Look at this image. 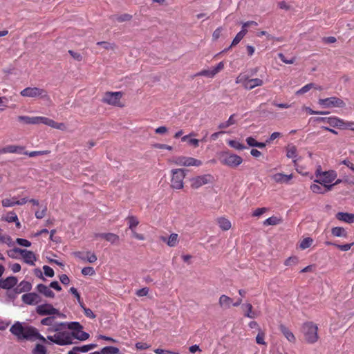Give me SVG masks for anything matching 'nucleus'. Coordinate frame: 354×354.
I'll return each mask as SVG.
<instances>
[{"label": "nucleus", "instance_id": "64", "mask_svg": "<svg viewBox=\"0 0 354 354\" xmlns=\"http://www.w3.org/2000/svg\"><path fill=\"white\" fill-rule=\"evenodd\" d=\"M154 353L156 354H180L179 353L174 352L169 350H164L162 348H156Z\"/></svg>", "mask_w": 354, "mask_h": 354}, {"label": "nucleus", "instance_id": "11", "mask_svg": "<svg viewBox=\"0 0 354 354\" xmlns=\"http://www.w3.org/2000/svg\"><path fill=\"white\" fill-rule=\"evenodd\" d=\"M36 312L39 315H57L59 317H62L58 309L53 307L52 304H44L38 305L36 308Z\"/></svg>", "mask_w": 354, "mask_h": 354}, {"label": "nucleus", "instance_id": "34", "mask_svg": "<svg viewBox=\"0 0 354 354\" xmlns=\"http://www.w3.org/2000/svg\"><path fill=\"white\" fill-rule=\"evenodd\" d=\"M37 117H29V116H19L18 120L19 122H23L26 124H37Z\"/></svg>", "mask_w": 354, "mask_h": 354}, {"label": "nucleus", "instance_id": "13", "mask_svg": "<svg viewBox=\"0 0 354 354\" xmlns=\"http://www.w3.org/2000/svg\"><path fill=\"white\" fill-rule=\"evenodd\" d=\"M213 176L210 174H204L192 178L191 181V187L193 189H198L203 185L212 183Z\"/></svg>", "mask_w": 354, "mask_h": 354}, {"label": "nucleus", "instance_id": "26", "mask_svg": "<svg viewBox=\"0 0 354 354\" xmlns=\"http://www.w3.org/2000/svg\"><path fill=\"white\" fill-rule=\"evenodd\" d=\"M66 322H55L54 323H53V325H50V326L47 328V332H48V333H53V332L59 333V332H60L62 329H64V328H66Z\"/></svg>", "mask_w": 354, "mask_h": 354}, {"label": "nucleus", "instance_id": "42", "mask_svg": "<svg viewBox=\"0 0 354 354\" xmlns=\"http://www.w3.org/2000/svg\"><path fill=\"white\" fill-rule=\"evenodd\" d=\"M227 144L232 148H234L236 149H238V150H243L244 149H245V146L241 143H240L239 142L236 141V140H229L227 142Z\"/></svg>", "mask_w": 354, "mask_h": 354}, {"label": "nucleus", "instance_id": "35", "mask_svg": "<svg viewBox=\"0 0 354 354\" xmlns=\"http://www.w3.org/2000/svg\"><path fill=\"white\" fill-rule=\"evenodd\" d=\"M132 18V16L129 14H122L121 15H113L111 17V19L113 21H117L118 22H124L130 21Z\"/></svg>", "mask_w": 354, "mask_h": 354}, {"label": "nucleus", "instance_id": "57", "mask_svg": "<svg viewBox=\"0 0 354 354\" xmlns=\"http://www.w3.org/2000/svg\"><path fill=\"white\" fill-rule=\"evenodd\" d=\"M279 57L281 59V61H282L283 63L288 64H293L296 60V58L295 57H292L290 59H287L286 56L282 53L279 54Z\"/></svg>", "mask_w": 354, "mask_h": 354}, {"label": "nucleus", "instance_id": "54", "mask_svg": "<svg viewBox=\"0 0 354 354\" xmlns=\"http://www.w3.org/2000/svg\"><path fill=\"white\" fill-rule=\"evenodd\" d=\"M48 153V151H24V154L28 155L30 157H35L39 155H44Z\"/></svg>", "mask_w": 354, "mask_h": 354}, {"label": "nucleus", "instance_id": "18", "mask_svg": "<svg viewBox=\"0 0 354 354\" xmlns=\"http://www.w3.org/2000/svg\"><path fill=\"white\" fill-rule=\"evenodd\" d=\"M286 157L288 158L292 159V162L294 165H297V162L298 160V153L297 147L293 145H288L286 147Z\"/></svg>", "mask_w": 354, "mask_h": 354}, {"label": "nucleus", "instance_id": "37", "mask_svg": "<svg viewBox=\"0 0 354 354\" xmlns=\"http://www.w3.org/2000/svg\"><path fill=\"white\" fill-rule=\"evenodd\" d=\"M127 220L128 221L129 223V228L133 231L135 230V228L137 227V225L139 224V221L137 219V218L134 216H129L127 218Z\"/></svg>", "mask_w": 354, "mask_h": 354}, {"label": "nucleus", "instance_id": "16", "mask_svg": "<svg viewBox=\"0 0 354 354\" xmlns=\"http://www.w3.org/2000/svg\"><path fill=\"white\" fill-rule=\"evenodd\" d=\"M21 300L26 304L35 305L41 301V297L35 292H30L24 294Z\"/></svg>", "mask_w": 354, "mask_h": 354}, {"label": "nucleus", "instance_id": "5", "mask_svg": "<svg viewBox=\"0 0 354 354\" xmlns=\"http://www.w3.org/2000/svg\"><path fill=\"white\" fill-rule=\"evenodd\" d=\"M221 162L230 167H236L243 162V158L236 154L230 153L229 151H223L220 155Z\"/></svg>", "mask_w": 354, "mask_h": 354}, {"label": "nucleus", "instance_id": "38", "mask_svg": "<svg viewBox=\"0 0 354 354\" xmlns=\"http://www.w3.org/2000/svg\"><path fill=\"white\" fill-rule=\"evenodd\" d=\"M235 116V114H232L230 116L229 119L225 122L219 124L218 128L219 129H225L229 127L231 125H233L236 123V120L234 119V117Z\"/></svg>", "mask_w": 354, "mask_h": 354}, {"label": "nucleus", "instance_id": "22", "mask_svg": "<svg viewBox=\"0 0 354 354\" xmlns=\"http://www.w3.org/2000/svg\"><path fill=\"white\" fill-rule=\"evenodd\" d=\"M178 236L176 233H172L169 238L165 236H160V240L166 243L169 247H174L178 243Z\"/></svg>", "mask_w": 354, "mask_h": 354}, {"label": "nucleus", "instance_id": "56", "mask_svg": "<svg viewBox=\"0 0 354 354\" xmlns=\"http://www.w3.org/2000/svg\"><path fill=\"white\" fill-rule=\"evenodd\" d=\"M17 215L15 212H10L6 215V221L8 223H12L17 221Z\"/></svg>", "mask_w": 354, "mask_h": 354}, {"label": "nucleus", "instance_id": "4", "mask_svg": "<svg viewBox=\"0 0 354 354\" xmlns=\"http://www.w3.org/2000/svg\"><path fill=\"white\" fill-rule=\"evenodd\" d=\"M66 327L73 330L70 334L73 338L81 341L86 340L89 337V334L82 331L83 326L77 322H66Z\"/></svg>", "mask_w": 354, "mask_h": 354}, {"label": "nucleus", "instance_id": "28", "mask_svg": "<svg viewBox=\"0 0 354 354\" xmlns=\"http://www.w3.org/2000/svg\"><path fill=\"white\" fill-rule=\"evenodd\" d=\"M17 290V292H28L32 288V285L30 282L27 281H22L19 283V284L15 288Z\"/></svg>", "mask_w": 354, "mask_h": 354}, {"label": "nucleus", "instance_id": "1", "mask_svg": "<svg viewBox=\"0 0 354 354\" xmlns=\"http://www.w3.org/2000/svg\"><path fill=\"white\" fill-rule=\"evenodd\" d=\"M10 333L17 337V339L35 341L39 339L46 342V338L41 335L37 329L32 326H24L19 322H15L10 328Z\"/></svg>", "mask_w": 354, "mask_h": 354}, {"label": "nucleus", "instance_id": "2", "mask_svg": "<svg viewBox=\"0 0 354 354\" xmlns=\"http://www.w3.org/2000/svg\"><path fill=\"white\" fill-rule=\"evenodd\" d=\"M316 176L319 177V178L316 180L315 182L323 185L326 187V191H330L333 187V185L330 183L336 178L337 174L333 170L321 172L320 169H318L316 171Z\"/></svg>", "mask_w": 354, "mask_h": 354}, {"label": "nucleus", "instance_id": "47", "mask_svg": "<svg viewBox=\"0 0 354 354\" xmlns=\"http://www.w3.org/2000/svg\"><path fill=\"white\" fill-rule=\"evenodd\" d=\"M55 317L54 316L49 315L48 317H45L41 320V324L50 326V325H53V323L55 322Z\"/></svg>", "mask_w": 354, "mask_h": 354}, {"label": "nucleus", "instance_id": "27", "mask_svg": "<svg viewBox=\"0 0 354 354\" xmlns=\"http://www.w3.org/2000/svg\"><path fill=\"white\" fill-rule=\"evenodd\" d=\"M218 304L221 308L227 309L230 308L232 299L230 297L223 295L219 298Z\"/></svg>", "mask_w": 354, "mask_h": 354}, {"label": "nucleus", "instance_id": "8", "mask_svg": "<svg viewBox=\"0 0 354 354\" xmlns=\"http://www.w3.org/2000/svg\"><path fill=\"white\" fill-rule=\"evenodd\" d=\"M122 96L123 93L121 91H107L104 94L102 102L109 105L122 107L123 105L120 103Z\"/></svg>", "mask_w": 354, "mask_h": 354}, {"label": "nucleus", "instance_id": "61", "mask_svg": "<svg viewBox=\"0 0 354 354\" xmlns=\"http://www.w3.org/2000/svg\"><path fill=\"white\" fill-rule=\"evenodd\" d=\"M43 270L46 276L53 277L54 276V270L48 266H44Z\"/></svg>", "mask_w": 354, "mask_h": 354}, {"label": "nucleus", "instance_id": "17", "mask_svg": "<svg viewBox=\"0 0 354 354\" xmlns=\"http://www.w3.org/2000/svg\"><path fill=\"white\" fill-rule=\"evenodd\" d=\"M17 279L15 277L10 276L4 279H0V288L10 290L17 283Z\"/></svg>", "mask_w": 354, "mask_h": 354}, {"label": "nucleus", "instance_id": "15", "mask_svg": "<svg viewBox=\"0 0 354 354\" xmlns=\"http://www.w3.org/2000/svg\"><path fill=\"white\" fill-rule=\"evenodd\" d=\"M317 122H324L328 124L330 127L339 128L343 124V120L335 116L319 117L315 118Z\"/></svg>", "mask_w": 354, "mask_h": 354}, {"label": "nucleus", "instance_id": "33", "mask_svg": "<svg viewBox=\"0 0 354 354\" xmlns=\"http://www.w3.org/2000/svg\"><path fill=\"white\" fill-rule=\"evenodd\" d=\"M243 37H244L243 31L239 32L236 34V35L235 36V37L234 38V39L232 40V42L231 45L230 46V47L223 50V52H227L230 48H232L234 46L237 45Z\"/></svg>", "mask_w": 354, "mask_h": 354}, {"label": "nucleus", "instance_id": "43", "mask_svg": "<svg viewBox=\"0 0 354 354\" xmlns=\"http://www.w3.org/2000/svg\"><path fill=\"white\" fill-rule=\"evenodd\" d=\"M32 353V354H46V348L44 345L37 344Z\"/></svg>", "mask_w": 354, "mask_h": 354}, {"label": "nucleus", "instance_id": "41", "mask_svg": "<svg viewBox=\"0 0 354 354\" xmlns=\"http://www.w3.org/2000/svg\"><path fill=\"white\" fill-rule=\"evenodd\" d=\"M281 219L276 216H271L263 221L264 225H276L280 223Z\"/></svg>", "mask_w": 354, "mask_h": 354}, {"label": "nucleus", "instance_id": "21", "mask_svg": "<svg viewBox=\"0 0 354 354\" xmlns=\"http://www.w3.org/2000/svg\"><path fill=\"white\" fill-rule=\"evenodd\" d=\"M292 177V174L287 175L282 173H277L272 176V178L278 183H288Z\"/></svg>", "mask_w": 354, "mask_h": 354}, {"label": "nucleus", "instance_id": "31", "mask_svg": "<svg viewBox=\"0 0 354 354\" xmlns=\"http://www.w3.org/2000/svg\"><path fill=\"white\" fill-rule=\"evenodd\" d=\"M331 233L334 236L346 237L347 233L344 228L342 227H334L331 229Z\"/></svg>", "mask_w": 354, "mask_h": 354}, {"label": "nucleus", "instance_id": "59", "mask_svg": "<svg viewBox=\"0 0 354 354\" xmlns=\"http://www.w3.org/2000/svg\"><path fill=\"white\" fill-rule=\"evenodd\" d=\"M297 263H298L297 257H290L285 261L284 264L287 266H290L296 265Z\"/></svg>", "mask_w": 354, "mask_h": 354}, {"label": "nucleus", "instance_id": "63", "mask_svg": "<svg viewBox=\"0 0 354 354\" xmlns=\"http://www.w3.org/2000/svg\"><path fill=\"white\" fill-rule=\"evenodd\" d=\"M149 288L145 287V288H141V289H139V290H136V295L138 297L147 296L148 295V293H149Z\"/></svg>", "mask_w": 354, "mask_h": 354}, {"label": "nucleus", "instance_id": "29", "mask_svg": "<svg viewBox=\"0 0 354 354\" xmlns=\"http://www.w3.org/2000/svg\"><path fill=\"white\" fill-rule=\"evenodd\" d=\"M217 223L219 225V227L223 230H228L230 229L231 227V223L230 221L224 218V217H220V218H217Z\"/></svg>", "mask_w": 354, "mask_h": 354}, {"label": "nucleus", "instance_id": "19", "mask_svg": "<svg viewBox=\"0 0 354 354\" xmlns=\"http://www.w3.org/2000/svg\"><path fill=\"white\" fill-rule=\"evenodd\" d=\"M337 220L346 223H354V214L347 212H338L335 215Z\"/></svg>", "mask_w": 354, "mask_h": 354}, {"label": "nucleus", "instance_id": "14", "mask_svg": "<svg viewBox=\"0 0 354 354\" xmlns=\"http://www.w3.org/2000/svg\"><path fill=\"white\" fill-rule=\"evenodd\" d=\"M15 252L19 253L23 257L24 262L30 266L35 265V261H36V257L35 254L30 250H27L26 249H21L19 248H15L13 249Z\"/></svg>", "mask_w": 354, "mask_h": 354}, {"label": "nucleus", "instance_id": "25", "mask_svg": "<svg viewBox=\"0 0 354 354\" xmlns=\"http://www.w3.org/2000/svg\"><path fill=\"white\" fill-rule=\"evenodd\" d=\"M263 84L262 80L259 78L250 79L245 84V88L247 90H251L257 86H261Z\"/></svg>", "mask_w": 354, "mask_h": 354}, {"label": "nucleus", "instance_id": "46", "mask_svg": "<svg viewBox=\"0 0 354 354\" xmlns=\"http://www.w3.org/2000/svg\"><path fill=\"white\" fill-rule=\"evenodd\" d=\"M97 45L101 46L105 50H113L115 49V44L113 43H109L107 41H98L97 43Z\"/></svg>", "mask_w": 354, "mask_h": 354}, {"label": "nucleus", "instance_id": "12", "mask_svg": "<svg viewBox=\"0 0 354 354\" xmlns=\"http://www.w3.org/2000/svg\"><path fill=\"white\" fill-rule=\"evenodd\" d=\"M174 163L178 166H185V167H190V166H196L198 167L202 165V161L200 160L196 159L192 157H187V156H178L174 159Z\"/></svg>", "mask_w": 354, "mask_h": 354}, {"label": "nucleus", "instance_id": "6", "mask_svg": "<svg viewBox=\"0 0 354 354\" xmlns=\"http://www.w3.org/2000/svg\"><path fill=\"white\" fill-rule=\"evenodd\" d=\"M187 170L184 169H174L171 171V187L173 189H180L183 188V180L186 176Z\"/></svg>", "mask_w": 354, "mask_h": 354}, {"label": "nucleus", "instance_id": "48", "mask_svg": "<svg viewBox=\"0 0 354 354\" xmlns=\"http://www.w3.org/2000/svg\"><path fill=\"white\" fill-rule=\"evenodd\" d=\"M310 189L313 192L316 194H324L327 191H326V187L322 188L320 185L317 184H313L310 185Z\"/></svg>", "mask_w": 354, "mask_h": 354}, {"label": "nucleus", "instance_id": "52", "mask_svg": "<svg viewBox=\"0 0 354 354\" xmlns=\"http://www.w3.org/2000/svg\"><path fill=\"white\" fill-rule=\"evenodd\" d=\"M82 310H84V315L90 318V319H95V315L93 313V312L90 309V308H88L85 306V305H82V306H80Z\"/></svg>", "mask_w": 354, "mask_h": 354}, {"label": "nucleus", "instance_id": "40", "mask_svg": "<svg viewBox=\"0 0 354 354\" xmlns=\"http://www.w3.org/2000/svg\"><path fill=\"white\" fill-rule=\"evenodd\" d=\"M96 344H90L87 345H84L82 346H75L76 351H80L81 353H86L90 350H92L97 347Z\"/></svg>", "mask_w": 354, "mask_h": 354}, {"label": "nucleus", "instance_id": "23", "mask_svg": "<svg viewBox=\"0 0 354 354\" xmlns=\"http://www.w3.org/2000/svg\"><path fill=\"white\" fill-rule=\"evenodd\" d=\"M24 147L17 145H8L1 149L2 153H24Z\"/></svg>", "mask_w": 354, "mask_h": 354}, {"label": "nucleus", "instance_id": "30", "mask_svg": "<svg viewBox=\"0 0 354 354\" xmlns=\"http://www.w3.org/2000/svg\"><path fill=\"white\" fill-rule=\"evenodd\" d=\"M279 329L289 342H294L295 340L293 333L285 326L281 325Z\"/></svg>", "mask_w": 354, "mask_h": 354}, {"label": "nucleus", "instance_id": "3", "mask_svg": "<svg viewBox=\"0 0 354 354\" xmlns=\"http://www.w3.org/2000/svg\"><path fill=\"white\" fill-rule=\"evenodd\" d=\"M318 327L313 322H306L302 326V332L305 340L309 344H313L318 339Z\"/></svg>", "mask_w": 354, "mask_h": 354}, {"label": "nucleus", "instance_id": "53", "mask_svg": "<svg viewBox=\"0 0 354 354\" xmlns=\"http://www.w3.org/2000/svg\"><path fill=\"white\" fill-rule=\"evenodd\" d=\"M264 337H265V333L261 330L259 331L258 335L256 337V342L258 344L266 345V343L264 341Z\"/></svg>", "mask_w": 354, "mask_h": 354}, {"label": "nucleus", "instance_id": "62", "mask_svg": "<svg viewBox=\"0 0 354 354\" xmlns=\"http://www.w3.org/2000/svg\"><path fill=\"white\" fill-rule=\"evenodd\" d=\"M82 274L83 275H93L95 274V270L92 267H85L82 270Z\"/></svg>", "mask_w": 354, "mask_h": 354}, {"label": "nucleus", "instance_id": "44", "mask_svg": "<svg viewBox=\"0 0 354 354\" xmlns=\"http://www.w3.org/2000/svg\"><path fill=\"white\" fill-rule=\"evenodd\" d=\"M119 239V236L113 233H107V236H106V241L110 242L111 244L118 243Z\"/></svg>", "mask_w": 354, "mask_h": 354}, {"label": "nucleus", "instance_id": "24", "mask_svg": "<svg viewBox=\"0 0 354 354\" xmlns=\"http://www.w3.org/2000/svg\"><path fill=\"white\" fill-rule=\"evenodd\" d=\"M39 123H43L49 127H54L56 129H59L60 125H62V124H58L57 122H55L54 120H53L50 118H48L46 117H40V116L37 117V124H39Z\"/></svg>", "mask_w": 354, "mask_h": 354}, {"label": "nucleus", "instance_id": "36", "mask_svg": "<svg viewBox=\"0 0 354 354\" xmlns=\"http://www.w3.org/2000/svg\"><path fill=\"white\" fill-rule=\"evenodd\" d=\"M81 252L76 253V257L80 258L84 261H88L89 263H94L97 261V256L94 253L87 252L88 256L86 257L80 256Z\"/></svg>", "mask_w": 354, "mask_h": 354}, {"label": "nucleus", "instance_id": "9", "mask_svg": "<svg viewBox=\"0 0 354 354\" xmlns=\"http://www.w3.org/2000/svg\"><path fill=\"white\" fill-rule=\"evenodd\" d=\"M47 339L50 342L61 346L71 344L73 343L72 337L68 332L60 331L54 335H48Z\"/></svg>", "mask_w": 354, "mask_h": 354}, {"label": "nucleus", "instance_id": "49", "mask_svg": "<svg viewBox=\"0 0 354 354\" xmlns=\"http://www.w3.org/2000/svg\"><path fill=\"white\" fill-rule=\"evenodd\" d=\"M249 77L247 75L240 74L236 79V84H241L245 88V84L249 81Z\"/></svg>", "mask_w": 354, "mask_h": 354}, {"label": "nucleus", "instance_id": "20", "mask_svg": "<svg viewBox=\"0 0 354 354\" xmlns=\"http://www.w3.org/2000/svg\"><path fill=\"white\" fill-rule=\"evenodd\" d=\"M37 290L43 294L45 297L49 298H54L55 293L50 289L49 287L46 286L44 284L40 283L37 286Z\"/></svg>", "mask_w": 354, "mask_h": 354}, {"label": "nucleus", "instance_id": "7", "mask_svg": "<svg viewBox=\"0 0 354 354\" xmlns=\"http://www.w3.org/2000/svg\"><path fill=\"white\" fill-rule=\"evenodd\" d=\"M21 95L23 97H40L41 98L50 101V96L48 94V92L42 88L38 87H27L23 89L20 92Z\"/></svg>", "mask_w": 354, "mask_h": 354}, {"label": "nucleus", "instance_id": "10", "mask_svg": "<svg viewBox=\"0 0 354 354\" xmlns=\"http://www.w3.org/2000/svg\"><path fill=\"white\" fill-rule=\"evenodd\" d=\"M318 103L325 108H344L346 106V103L342 99L337 97L319 99Z\"/></svg>", "mask_w": 354, "mask_h": 354}, {"label": "nucleus", "instance_id": "55", "mask_svg": "<svg viewBox=\"0 0 354 354\" xmlns=\"http://www.w3.org/2000/svg\"><path fill=\"white\" fill-rule=\"evenodd\" d=\"M341 124L342 126L339 127V129H350L354 131V122H345L343 120V124Z\"/></svg>", "mask_w": 354, "mask_h": 354}, {"label": "nucleus", "instance_id": "58", "mask_svg": "<svg viewBox=\"0 0 354 354\" xmlns=\"http://www.w3.org/2000/svg\"><path fill=\"white\" fill-rule=\"evenodd\" d=\"M69 291L71 293H72L76 297V299L77 300L80 306H82V305H84V303L81 300L80 295L79 294V292H77V290L75 288H74V287L71 288Z\"/></svg>", "mask_w": 354, "mask_h": 354}, {"label": "nucleus", "instance_id": "32", "mask_svg": "<svg viewBox=\"0 0 354 354\" xmlns=\"http://www.w3.org/2000/svg\"><path fill=\"white\" fill-rule=\"evenodd\" d=\"M242 308L243 309L245 308L247 310L245 313L244 314V315L245 317H247L248 318H251V319L255 318L257 317V314L252 311V306L251 304L247 303V304H243Z\"/></svg>", "mask_w": 354, "mask_h": 354}, {"label": "nucleus", "instance_id": "51", "mask_svg": "<svg viewBox=\"0 0 354 354\" xmlns=\"http://www.w3.org/2000/svg\"><path fill=\"white\" fill-rule=\"evenodd\" d=\"M315 86V84L310 83L307 84L305 86H304L302 88H301L299 91H297V94H304L308 91H310L311 88H313Z\"/></svg>", "mask_w": 354, "mask_h": 354}, {"label": "nucleus", "instance_id": "39", "mask_svg": "<svg viewBox=\"0 0 354 354\" xmlns=\"http://www.w3.org/2000/svg\"><path fill=\"white\" fill-rule=\"evenodd\" d=\"M101 354H117L119 348L114 346H105L101 349Z\"/></svg>", "mask_w": 354, "mask_h": 354}, {"label": "nucleus", "instance_id": "60", "mask_svg": "<svg viewBox=\"0 0 354 354\" xmlns=\"http://www.w3.org/2000/svg\"><path fill=\"white\" fill-rule=\"evenodd\" d=\"M16 242L19 245L24 247H30L31 245V243L28 240L21 238H17L16 239Z\"/></svg>", "mask_w": 354, "mask_h": 354}, {"label": "nucleus", "instance_id": "45", "mask_svg": "<svg viewBox=\"0 0 354 354\" xmlns=\"http://www.w3.org/2000/svg\"><path fill=\"white\" fill-rule=\"evenodd\" d=\"M313 242V239H311L310 237L305 238L300 243V248L302 250H305V249L309 248L312 245Z\"/></svg>", "mask_w": 354, "mask_h": 354}, {"label": "nucleus", "instance_id": "50", "mask_svg": "<svg viewBox=\"0 0 354 354\" xmlns=\"http://www.w3.org/2000/svg\"><path fill=\"white\" fill-rule=\"evenodd\" d=\"M15 198H12V199L5 198L2 200L1 203L3 207H9L17 205V203H15Z\"/></svg>", "mask_w": 354, "mask_h": 354}]
</instances>
